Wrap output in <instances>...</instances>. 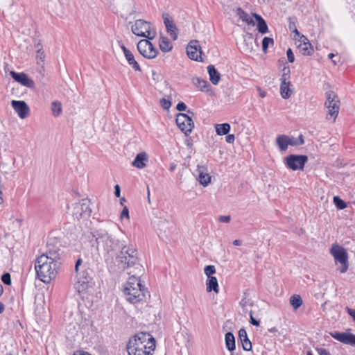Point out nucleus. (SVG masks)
Instances as JSON below:
<instances>
[{"instance_id":"a211bd4d","label":"nucleus","mask_w":355,"mask_h":355,"mask_svg":"<svg viewBox=\"0 0 355 355\" xmlns=\"http://www.w3.org/2000/svg\"><path fill=\"white\" fill-rule=\"evenodd\" d=\"M331 336L336 340L344 343L350 345L352 346L355 345V335L347 332H338L335 331L331 333Z\"/></svg>"},{"instance_id":"4be33fe9","label":"nucleus","mask_w":355,"mask_h":355,"mask_svg":"<svg viewBox=\"0 0 355 355\" xmlns=\"http://www.w3.org/2000/svg\"><path fill=\"white\" fill-rule=\"evenodd\" d=\"M121 48L123 50L124 55L130 66L132 67L135 71H140L141 68L137 60L135 59L134 55L129 51L123 44L121 45Z\"/></svg>"},{"instance_id":"9d476101","label":"nucleus","mask_w":355,"mask_h":355,"mask_svg":"<svg viewBox=\"0 0 355 355\" xmlns=\"http://www.w3.org/2000/svg\"><path fill=\"white\" fill-rule=\"evenodd\" d=\"M91 213L90 200L88 199H83L80 202L73 205L72 215L78 220L87 219Z\"/></svg>"},{"instance_id":"5fc2aeb1","label":"nucleus","mask_w":355,"mask_h":355,"mask_svg":"<svg viewBox=\"0 0 355 355\" xmlns=\"http://www.w3.org/2000/svg\"><path fill=\"white\" fill-rule=\"evenodd\" d=\"M225 140L229 144H232L235 140V136L234 135H227L225 137Z\"/></svg>"},{"instance_id":"a19ab883","label":"nucleus","mask_w":355,"mask_h":355,"mask_svg":"<svg viewBox=\"0 0 355 355\" xmlns=\"http://www.w3.org/2000/svg\"><path fill=\"white\" fill-rule=\"evenodd\" d=\"M289 74H290V68L288 67H284L283 69V74L281 78V83L284 82H290L289 81Z\"/></svg>"},{"instance_id":"338daca9","label":"nucleus","mask_w":355,"mask_h":355,"mask_svg":"<svg viewBox=\"0 0 355 355\" xmlns=\"http://www.w3.org/2000/svg\"><path fill=\"white\" fill-rule=\"evenodd\" d=\"M147 196H148V202H150V190H149L148 187L147 188Z\"/></svg>"},{"instance_id":"6e6d98bb","label":"nucleus","mask_w":355,"mask_h":355,"mask_svg":"<svg viewBox=\"0 0 355 355\" xmlns=\"http://www.w3.org/2000/svg\"><path fill=\"white\" fill-rule=\"evenodd\" d=\"M248 304V301L246 300V298L242 299L241 301L240 302V305L241 306V307L243 310H245Z\"/></svg>"},{"instance_id":"a878e982","label":"nucleus","mask_w":355,"mask_h":355,"mask_svg":"<svg viewBox=\"0 0 355 355\" xmlns=\"http://www.w3.org/2000/svg\"><path fill=\"white\" fill-rule=\"evenodd\" d=\"M252 16L257 21V30L261 34H265L268 31V25L266 21L258 14L252 13Z\"/></svg>"},{"instance_id":"e2e57ef3","label":"nucleus","mask_w":355,"mask_h":355,"mask_svg":"<svg viewBox=\"0 0 355 355\" xmlns=\"http://www.w3.org/2000/svg\"><path fill=\"white\" fill-rule=\"evenodd\" d=\"M5 309L4 304L0 302V313H3Z\"/></svg>"},{"instance_id":"20e7f679","label":"nucleus","mask_w":355,"mask_h":355,"mask_svg":"<svg viewBox=\"0 0 355 355\" xmlns=\"http://www.w3.org/2000/svg\"><path fill=\"white\" fill-rule=\"evenodd\" d=\"M92 236L95 238L97 248L107 254L114 252L119 248V241L114 239L108 232L103 229L94 230Z\"/></svg>"},{"instance_id":"2f4dec72","label":"nucleus","mask_w":355,"mask_h":355,"mask_svg":"<svg viewBox=\"0 0 355 355\" xmlns=\"http://www.w3.org/2000/svg\"><path fill=\"white\" fill-rule=\"evenodd\" d=\"M236 13L239 15V18L241 19L243 21L246 22L249 25H255V22L252 17H250L246 12L243 10L241 8H239L236 10Z\"/></svg>"},{"instance_id":"79ce46f5","label":"nucleus","mask_w":355,"mask_h":355,"mask_svg":"<svg viewBox=\"0 0 355 355\" xmlns=\"http://www.w3.org/2000/svg\"><path fill=\"white\" fill-rule=\"evenodd\" d=\"M205 274L207 276V278L211 277L212 275L216 272V269L214 266H207L204 269Z\"/></svg>"},{"instance_id":"e433bc0d","label":"nucleus","mask_w":355,"mask_h":355,"mask_svg":"<svg viewBox=\"0 0 355 355\" xmlns=\"http://www.w3.org/2000/svg\"><path fill=\"white\" fill-rule=\"evenodd\" d=\"M51 110L54 116H58L62 113V105L59 101H53L51 103Z\"/></svg>"},{"instance_id":"39448f33","label":"nucleus","mask_w":355,"mask_h":355,"mask_svg":"<svg viewBox=\"0 0 355 355\" xmlns=\"http://www.w3.org/2000/svg\"><path fill=\"white\" fill-rule=\"evenodd\" d=\"M81 264L82 259H78L75 265L77 282L74 284V288L79 293L87 291L91 286L92 280V270L89 268L79 272Z\"/></svg>"},{"instance_id":"3c124183","label":"nucleus","mask_w":355,"mask_h":355,"mask_svg":"<svg viewBox=\"0 0 355 355\" xmlns=\"http://www.w3.org/2000/svg\"><path fill=\"white\" fill-rule=\"evenodd\" d=\"M124 217L126 218H129V211L127 207H125L123 209L122 212L121 214V218H123Z\"/></svg>"},{"instance_id":"7c9ffc66","label":"nucleus","mask_w":355,"mask_h":355,"mask_svg":"<svg viewBox=\"0 0 355 355\" xmlns=\"http://www.w3.org/2000/svg\"><path fill=\"white\" fill-rule=\"evenodd\" d=\"M290 85V82H284L283 83H281L280 93L282 97L284 99L288 98L293 93V91L289 87Z\"/></svg>"},{"instance_id":"2eb2a0df","label":"nucleus","mask_w":355,"mask_h":355,"mask_svg":"<svg viewBox=\"0 0 355 355\" xmlns=\"http://www.w3.org/2000/svg\"><path fill=\"white\" fill-rule=\"evenodd\" d=\"M187 53L189 58L196 61H203L202 58V51L198 41L193 40L187 47Z\"/></svg>"},{"instance_id":"ddd939ff","label":"nucleus","mask_w":355,"mask_h":355,"mask_svg":"<svg viewBox=\"0 0 355 355\" xmlns=\"http://www.w3.org/2000/svg\"><path fill=\"white\" fill-rule=\"evenodd\" d=\"M175 121L177 125L186 135L191 133L194 127L191 117L184 113L178 114Z\"/></svg>"},{"instance_id":"b1692460","label":"nucleus","mask_w":355,"mask_h":355,"mask_svg":"<svg viewBox=\"0 0 355 355\" xmlns=\"http://www.w3.org/2000/svg\"><path fill=\"white\" fill-rule=\"evenodd\" d=\"M239 338L241 342L243 349L250 351L252 349V343L248 339L247 332L244 329H241L239 331Z\"/></svg>"},{"instance_id":"bb28decb","label":"nucleus","mask_w":355,"mask_h":355,"mask_svg":"<svg viewBox=\"0 0 355 355\" xmlns=\"http://www.w3.org/2000/svg\"><path fill=\"white\" fill-rule=\"evenodd\" d=\"M42 255H44V257H48V259L49 261H53L55 263H60L59 260L60 258V254L59 253L58 249H51L49 248L45 253H43Z\"/></svg>"},{"instance_id":"c756f323","label":"nucleus","mask_w":355,"mask_h":355,"mask_svg":"<svg viewBox=\"0 0 355 355\" xmlns=\"http://www.w3.org/2000/svg\"><path fill=\"white\" fill-rule=\"evenodd\" d=\"M276 143L278 145L280 150L285 151L288 146V136L285 135H279L276 138Z\"/></svg>"},{"instance_id":"680f3d73","label":"nucleus","mask_w":355,"mask_h":355,"mask_svg":"<svg viewBox=\"0 0 355 355\" xmlns=\"http://www.w3.org/2000/svg\"><path fill=\"white\" fill-rule=\"evenodd\" d=\"M176 168V164L175 163H171L170 166V171H174Z\"/></svg>"},{"instance_id":"aec40b11","label":"nucleus","mask_w":355,"mask_h":355,"mask_svg":"<svg viewBox=\"0 0 355 355\" xmlns=\"http://www.w3.org/2000/svg\"><path fill=\"white\" fill-rule=\"evenodd\" d=\"M153 223L154 227L161 233H166L172 226V222L164 217H157Z\"/></svg>"},{"instance_id":"49530a36","label":"nucleus","mask_w":355,"mask_h":355,"mask_svg":"<svg viewBox=\"0 0 355 355\" xmlns=\"http://www.w3.org/2000/svg\"><path fill=\"white\" fill-rule=\"evenodd\" d=\"M250 322L252 324V325H254L256 327H259V321L256 320L254 317H253V313H252V311H250Z\"/></svg>"},{"instance_id":"13d9d810","label":"nucleus","mask_w":355,"mask_h":355,"mask_svg":"<svg viewBox=\"0 0 355 355\" xmlns=\"http://www.w3.org/2000/svg\"><path fill=\"white\" fill-rule=\"evenodd\" d=\"M73 355H91L89 352H84V351H79L76 353H74Z\"/></svg>"},{"instance_id":"412c9836","label":"nucleus","mask_w":355,"mask_h":355,"mask_svg":"<svg viewBox=\"0 0 355 355\" xmlns=\"http://www.w3.org/2000/svg\"><path fill=\"white\" fill-rule=\"evenodd\" d=\"M196 171L200 183L204 187H207L211 182V176L207 173V168L205 166L198 165Z\"/></svg>"},{"instance_id":"f704fd0d","label":"nucleus","mask_w":355,"mask_h":355,"mask_svg":"<svg viewBox=\"0 0 355 355\" xmlns=\"http://www.w3.org/2000/svg\"><path fill=\"white\" fill-rule=\"evenodd\" d=\"M289 302L293 309L297 310L302 305L303 301L300 295H293L290 297Z\"/></svg>"},{"instance_id":"f8f14e48","label":"nucleus","mask_w":355,"mask_h":355,"mask_svg":"<svg viewBox=\"0 0 355 355\" xmlns=\"http://www.w3.org/2000/svg\"><path fill=\"white\" fill-rule=\"evenodd\" d=\"M137 49L141 55L148 59L155 58L158 53V51L154 45L146 39L141 40L138 42Z\"/></svg>"},{"instance_id":"f257e3e1","label":"nucleus","mask_w":355,"mask_h":355,"mask_svg":"<svg viewBox=\"0 0 355 355\" xmlns=\"http://www.w3.org/2000/svg\"><path fill=\"white\" fill-rule=\"evenodd\" d=\"M155 349V340L149 333L139 332L129 339L128 355H151Z\"/></svg>"},{"instance_id":"0e129e2a","label":"nucleus","mask_w":355,"mask_h":355,"mask_svg":"<svg viewBox=\"0 0 355 355\" xmlns=\"http://www.w3.org/2000/svg\"><path fill=\"white\" fill-rule=\"evenodd\" d=\"M157 73L155 71H152V76L154 80L157 79Z\"/></svg>"},{"instance_id":"8fccbe9b","label":"nucleus","mask_w":355,"mask_h":355,"mask_svg":"<svg viewBox=\"0 0 355 355\" xmlns=\"http://www.w3.org/2000/svg\"><path fill=\"white\" fill-rule=\"evenodd\" d=\"M176 109L178 111H185L186 109H187V105H185L184 103L180 102V103H178V105L176 106Z\"/></svg>"},{"instance_id":"052dcab7","label":"nucleus","mask_w":355,"mask_h":355,"mask_svg":"<svg viewBox=\"0 0 355 355\" xmlns=\"http://www.w3.org/2000/svg\"><path fill=\"white\" fill-rule=\"evenodd\" d=\"M297 139H298V143L300 145H302L304 143L302 135H300Z\"/></svg>"},{"instance_id":"c85d7f7f","label":"nucleus","mask_w":355,"mask_h":355,"mask_svg":"<svg viewBox=\"0 0 355 355\" xmlns=\"http://www.w3.org/2000/svg\"><path fill=\"white\" fill-rule=\"evenodd\" d=\"M207 292L214 291L216 293H218V280L215 277L207 278Z\"/></svg>"},{"instance_id":"7ed1b4c3","label":"nucleus","mask_w":355,"mask_h":355,"mask_svg":"<svg viewBox=\"0 0 355 355\" xmlns=\"http://www.w3.org/2000/svg\"><path fill=\"white\" fill-rule=\"evenodd\" d=\"M126 300L132 304L143 302L146 298L147 289L141 284V280L136 276L132 275L123 289Z\"/></svg>"},{"instance_id":"1a4fd4ad","label":"nucleus","mask_w":355,"mask_h":355,"mask_svg":"<svg viewBox=\"0 0 355 355\" xmlns=\"http://www.w3.org/2000/svg\"><path fill=\"white\" fill-rule=\"evenodd\" d=\"M326 101L324 105L328 110L327 119L329 116L333 118L334 121L336 119L340 109V101L337 94L333 91H328L325 93Z\"/></svg>"},{"instance_id":"4d7b16f0","label":"nucleus","mask_w":355,"mask_h":355,"mask_svg":"<svg viewBox=\"0 0 355 355\" xmlns=\"http://www.w3.org/2000/svg\"><path fill=\"white\" fill-rule=\"evenodd\" d=\"M121 193V189L119 185L116 184L114 187V194L116 197H119Z\"/></svg>"},{"instance_id":"de8ad7c7","label":"nucleus","mask_w":355,"mask_h":355,"mask_svg":"<svg viewBox=\"0 0 355 355\" xmlns=\"http://www.w3.org/2000/svg\"><path fill=\"white\" fill-rule=\"evenodd\" d=\"M288 141H289L288 145H290V146H299L300 145L298 143V139H296L295 137H288Z\"/></svg>"},{"instance_id":"5701e85b","label":"nucleus","mask_w":355,"mask_h":355,"mask_svg":"<svg viewBox=\"0 0 355 355\" xmlns=\"http://www.w3.org/2000/svg\"><path fill=\"white\" fill-rule=\"evenodd\" d=\"M148 157L146 153L142 152L137 155L135 159L132 162V165L137 168L141 169L146 166V162Z\"/></svg>"},{"instance_id":"4c0bfd02","label":"nucleus","mask_w":355,"mask_h":355,"mask_svg":"<svg viewBox=\"0 0 355 355\" xmlns=\"http://www.w3.org/2000/svg\"><path fill=\"white\" fill-rule=\"evenodd\" d=\"M36 48L37 49V55H36L37 60V64H40V61L41 62H43L44 61L45 54H44V51L42 49V46H41L40 43H38L36 45Z\"/></svg>"},{"instance_id":"f3484780","label":"nucleus","mask_w":355,"mask_h":355,"mask_svg":"<svg viewBox=\"0 0 355 355\" xmlns=\"http://www.w3.org/2000/svg\"><path fill=\"white\" fill-rule=\"evenodd\" d=\"M11 105L21 119H25L28 116L30 109L25 101L12 100Z\"/></svg>"},{"instance_id":"864d4df0","label":"nucleus","mask_w":355,"mask_h":355,"mask_svg":"<svg viewBox=\"0 0 355 355\" xmlns=\"http://www.w3.org/2000/svg\"><path fill=\"white\" fill-rule=\"evenodd\" d=\"M218 220L221 223H227L230 221V216H220L219 217Z\"/></svg>"},{"instance_id":"4468645a","label":"nucleus","mask_w":355,"mask_h":355,"mask_svg":"<svg viewBox=\"0 0 355 355\" xmlns=\"http://www.w3.org/2000/svg\"><path fill=\"white\" fill-rule=\"evenodd\" d=\"M162 19L167 33L173 40H176L178 39L179 30L174 22L173 17L168 13H163Z\"/></svg>"},{"instance_id":"09e8293b","label":"nucleus","mask_w":355,"mask_h":355,"mask_svg":"<svg viewBox=\"0 0 355 355\" xmlns=\"http://www.w3.org/2000/svg\"><path fill=\"white\" fill-rule=\"evenodd\" d=\"M347 313L352 318L353 320L355 322V309H352L347 306L345 308Z\"/></svg>"},{"instance_id":"58836bf2","label":"nucleus","mask_w":355,"mask_h":355,"mask_svg":"<svg viewBox=\"0 0 355 355\" xmlns=\"http://www.w3.org/2000/svg\"><path fill=\"white\" fill-rule=\"evenodd\" d=\"M334 203L338 209H343L347 207L346 202L338 196L334 197Z\"/></svg>"},{"instance_id":"ea45409f","label":"nucleus","mask_w":355,"mask_h":355,"mask_svg":"<svg viewBox=\"0 0 355 355\" xmlns=\"http://www.w3.org/2000/svg\"><path fill=\"white\" fill-rule=\"evenodd\" d=\"M274 40L272 38L265 37L262 40V49L263 51L266 53L269 45H273Z\"/></svg>"},{"instance_id":"cd10ccee","label":"nucleus","mask_w":355,"mask_h":355,"mask_svg":"<svg viewBox=\"0 0 355 355\" xmlns=\"http://www.w3.org/2000/svg\"><path fill=\"white\" fill-rule=\"evenodd\" d=\"M159 46L162 51L168 52L171 51L173 45L169 40L163 35H161L159 40Z\"/></svg>"},{"instance_id":"6e6552de","label":"nucleus","mask_w":355,"mask_h":355,"mask_svg":"<svg viewBox=\"0 0 355 355\" xmlns=\"http://www.w3.org/2000/svg\"><path fill=\"white\" fill-rule=\"evenodd\" d=\"M330 253L334 257L335 261L341 264V267L339 268L340 272L341 273L347 272L349 268L347 250L342 246L334 244L330 249Z\"/></svg>"},{"instance_id":"6ab92c4d","label":"nucleus","mask_w":355,"mask_h":355,"mask_svg":"<svg viewBox=\"0 0 355 355\" xmlns=\"http://www.w3.org/2000/svg\"><path fill=\"white\" fill-rule=\"evenodd\" d=\"M12 78L21 85L26 86L28 88H33L35 87L34 81L30 78L27 74L24 73H17L15 71H10V73Z\"/></svg>"},{"instance_id":"9b49d317","label":"nucleus","mask_w":355,"mask_h":355,"mask_svg":"<svg viewBox=\"0 0 355 355\" xmlns=\"http://www.w3.org/2000/svg\"><path fill=\"white\" fill-rule=\"evenodd\" d=\"M307 160L306 155H290L285 158V164L293 171L302 170Z\"/></svg>"},{"instance_id":"473e14b6","label":"nucleus","mask_w":355,"mask_h":355,"mask_svg":"<svg viewBox=\"0 0 355 355\" xmlns=\"http://www.w3.org/2000/svg\"><path fill=\"white\" fill-rule=\"evenodd\" d=\"M193 84L198 87L200 91L205 92L207 91V87L209 86L208 82L204 79H200L199 78H193L192 79Z\"/></svg>"},{"instance_id":"dca6fc26","label":"nucleus","mask_w":355,"mask_h":355,"mask_svg":"<svg viewBox=\"0 0 355 355\" xmlns=\"http://www.w3.org/2000/svg\"><path fill=\"white\" fill-rule=\"evenodd\" d=\"M293 32L295 33L296 35L300 37L299 41L300 44H298L297 46L300 52L304 55H311L313 51V49L311 44L309 42V40L304 35H300V33L297 30V28H295Z\"/></svg>"},{"instance_id":"c9c22d12","label":"nucleus","mask_w":355,"mask_h":355,"mask_svg":"<svg viewBox=\"0 0 355 355\" xmlns=\"http://www.w3.org/2000/svg\"><path fill=\"white\" fill-rule=\"evenodd\" d=\"M230 130V125L225 123L223 124H217L216 125V131L218 135H225L229 133Z\"/></svg>"},{"instance_id":"f03ea898","label":"nucleus","mask_w":355,"mask_h":355,"mask_svg":"<svg viewBox=\"0 0 355 355\" xmlns=\"http://www.w3.org/2000/svg\"><path fill=\"white\" fill-rule=\"evenodd\" d=\"M60 263L49 261L48 257L40 255L37 258L35 264L37 277L44 283H50L58 273Z\"/></svg>"},{"instance_id":"0eeeda50","label":"nucleus","mask_w":355,"mask_h":355,"mask_svg":"<svg viewBox=\"0 0 355 355\" xmlns=\"http://www.w3.org/2000/svg\"><path fill=\"white\" fill-rule=\"evenodd\" d=\"M116 260L122 264L123 268L133 266L137 262V251L132 247L123 245L116 256Z\"/></svg>"},{"instance_id":"37998d69","label":"nucleus","mask_w":355,"mask_h":355,"mask_svg":"<svg viewBox=\"0 0 355 355\" xmlns=\"http://www.w3.org/2000/svg\"><path fill=\"white\" fill-rule=\"evenodd\" d=\"M1 281L6 285H8V286L10 285L12 283V281H11V277H10V273H8V272L3 273L1 276Z\"/></svg>"},{"instance_id":"603ef678","label":"nucleus","mask_w":355,"mask_h":355,"mask_svg":"<svg viewBox=\"0 0 355 355\" xmlns=\"http://www.w3.org/2000/svg\"><path fill=\"white\" fill-rule=\"evenodd\" d=\"M316 351L319 355H331L330 353L324 348H316Z\"/></svg>"},{"instance_id":"69168bd1","label":"nucleus","mask_w":355,"mask_h":355,"mask_svg":"<svg viewBox=\"0 0 355 355\" xmlns=\"http://www.w3.org/2000/svg\"><path fill=\"white\" fill-rule=\"evenodd\" d=\"M259 96L261 98H264L266 96V92H264V91H261L260 93H259Z\"/></svg>"},{"instance_id":"72a5a7b5","label":"nucleus","mask_w":355,"mask_h":355,"mask_svg":"<svg viewBox=\"0 0 355 355\" xmlns=\"http://www.w3.org/2000/svg\"><path fill=\"white\" fill-rule=\"evenodd\" d=\"M225 345L228 350L232 352L235 349V338L232 332H227L225 334Z\"/></svg>"},{"instance_id":"c03bdc74","label":"nucleus","mask_w":355,"mask_h":355,"mask_svg":"<svg viewBox=\"0 0 355 355\" xmlns=\"http://www.w3.org/2000/svg\"><path fill=\"white\" fill-rule=\"evenodd\" d=\"M160 104H161V106L164 110H168L170 108V107L171 106V101L168 100H166V98H162L160 100Z\"/></svg>"},{"instance_id":"774afa93","label":"nucleus","mask_w":355,"mask_h":355,"mask_svg":"<svg viewBox=\"0 0 355 355\" xmlns=\"http://www.w3.org/2000/svg\"><path fill=\"white\" fill-rule=\"evenodd\" d=\"M3 286H2V285L0 284V296H1V295H2V293H3Z\"/></svg>"},{"instance_id":"a18cd8bd","label":"nucleus","mask_w":355,"mask_h":355,"mask_svg":"<svg viewBox=\"0 0 355 355\" xmlns=\"http://www.w3.org/2000/svg\"><path fill=\"white\" fill-rule=\"evenodd\" d=\"M286 55H287L288 60L290 62H293L295 60V57H294V55H293V53L291 49H288L287 50Z\"/></svg>"},{"instance_id":"393cba45","label":"nucleus","mask_w":355,"mask_h":355,"mask_svg":"<svg viewBox=\"0 0 355 355\" xmlns=\"http://www.w3.org/2000/svg\"><path fill=\"white\" fill-rule=\"evenodd\" d=\"M207 71L209 75V80L211 83L214 85L218 84L220 80V74L219 72L215 69L214 65H209L207 67Z\"/></svg>"},{"instance_id":"423d86ee","label":"nucleus","mask_w":355,"mask_h":355,"mask_svg":"<svg viewBox=\"0 0 355 355\" xmlns=\"http://www.w3.org/2000/svg\"><path fill=\"white\" fill-rule=\"evenodd\" d=\"M131 31L137 36L153 40L156 36V31L152 24L144 19H137L131 26Z\"/></svg>"},{"instance_id":"bf43d9fd","label":"nucleus","mask_w":355,"mask_h":355,"mask_svg":"<svg viewBox=\"0 0 355 355\" xmlns=\"http://www.w3.org/2000/svg\"><path fill=\"white\" fill-rule=\"evenodd\" d=\"M242 244V241L241 240H234L233 241V245H236V246H239V245H241Z\"/></svg>"}]
</instances>
